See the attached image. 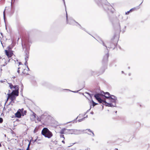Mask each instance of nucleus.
Instances as JSON below:
<instances>
[{
	"mask_svg": "<svg viewBox=\"0 0 150 150\" xmlns=\"http://www.w3.org/2000/svg\"><path fill=\"white\" fill-rule=\"evenodd\" d=\"M94 96L100 103H102L103 105H104V101H105V100L102 99L99 93H97L95 94Z\"/></svg>",
	"mask_w": 150,
	"mask_h": 150,
	"instance_id": "nucleus-8",
	"label": "nucleus"
},
{
	"mask_svg": "<svg viewBox=\"0 0 150 150\" xmlns=\"http://www.w3.org/2000/svg\"><path fill=\"white\" fill-rule=\"evenodd\" d=\"M92 105L93 107L94 106L96 105H97L98 104L95 102L93 100H92Z\"/></svg>",
	"mask_w": 150,
	"mask_h": 150,
	"instance_id": "nucleus-20",
	"label": "nucleus"
},
{
	"mask_svg": "<svg viewBox=\"0 0 150 150\" xmlns=\"http://www.w3.org/2000/svg\"><path fill=\"white\" fill-rule=\"evenodd\" d=\"M134 9H135V8H132L129 11H130V12H131Z\"/></svg>",
	"mask_w": 150,
	"mask_h": 150,
	"instance_id": "nucleus-36",
	"label": "nucleus"
},
{
	"mask_svg": "<svg viewBox=\"0 0 150 150\" xmlns=\"http://www.w3.org/2000/svg\"><path fill=\"white\" fill-rule=\"evenodd\" d=\"M1 144H0V147H1Z\"/></svg>",
	"mask_w": 150,
	"mask_h": 150,
	"instance_id": "nucleus-51",
	"label": "nucleus"
},
{
	"mask_svg": "<svg viewBox=\"0 0 150 150\" xmlns=\"http://www.w3.org/2000/svg\"><path fill=\"white\" fill-rule=\"evenodd\" d=\"M5 52L6 55L7 56L8 58L11 57L13 54L12 53H10L7 50H5Z\"/></svg>",
	"mask_w": 150,
	"mask_h": 150,
	"instance_id": "nucleus-15",
	"label": "nucleus"
},
{
	"mask_svg": "<svg viewBox=\"0 0 150 150\" xmlns=\"http://www.w3.org/2000/svg\"><path fill=\"white\" fill-rule=\"evenodd\" d=\"M63 1H64V5L65 7L66 8V5H65V1H64V0H63Z\"/></svg>",
	"mask_w": 150,
	"mask_h": 150,
	"instance_id": "nucleus-39",
	"label": "nucleus"
},
{
	"mask_svg": "<svg viewBox=\"0 0 150 150\" xmlns=\"http://www.w3.org/2000/svg\"><path fill=\"white\" fill-rule=\"evenodd\" d=\"M22 47L23 49L25 48V61H28L29 57V46L27 43L25 44L24 45H22Z\"/></svg>",
	"mask_w": 150,
	"mask_h": 150,
	"instance_id": "nucleus-5",
	"label": "nucleus"
},
{
	"mask_svg": "<svg viewBox=\"0 0 150 150\" xmlns=\"http://www.w3.org/2000/svg\"><path fill=\"white\" fill-rule=\"evenodd\" d=\"M13 78H15V77H13Z\"/></svg>",
	"mask_w": 150,
	"mask_h": 150,
	"instance_id": "nucleus-56",
	"label": "nucleus"
},
{
	"mask_svg": "<svg viewBox=\"0 0 150 150\" xmlns=\"http://www.w3.org/2000/svg\"><path fill=\"white\" fill-rule=\"evenodd\" d=\"M85 130H88V131H89V132H90L91 133H88V134L91 135L93 137H94V134L93 133V132L90 130V129H86Z\"/></svg>",
	"mask_w": 150,
	"mask_h": 150,
	"instance_id": "nucleus-17",
	"label": "nucleus"
},
{
	"mask_svg": "<svg viewBox=\"0 0 150 150\" xmlns=\"http://www.w3.org/2000/svg\"><path fill=\"white\" fill-rule=\"evenodd\" d=\"M117 112V111H116L115 112V113H116Z\"/></svg>",
	"mask_w": 150,
	"mask_h": 150,
	"instance_id": "nucleus-60",
	"label": "nucleus"
},
{
	"mask_svg": "<svg viewBox=\"0 0 150 150\" xmlns=\"http://www.w3.org/2000/svg\"><path fill=\"white\" fill-rule=\"evenodd\" d=\"M96 39L100 44H102V45L105 47H107V46L105 44V43L99 37H98Z\"/></svg>",
	"mask_w": 150,
	"mask_h": 150,
	"instance_id": "nucleus-12",
	"label": "nucleus"
},
{
	"mask_svg": "<svg viewBox=\"0 0 150 150\" xmlns=\"http://www.w3.org/2000/svg\"><path fill=\"white\" fill-rule=\"evenodd\" d=\"M60 138H63V139L64 140L65 139V137L64 136V135L62 134H61L60 135Z\"/></svg>",
	"mask_w": 150,
	"mask_h": 150,
	"instance_id": "nucleus-26",
	"label": "nucleus"
},
{
	"mask_svg": "<svg viewBox=\"0 0 150 150\" xmlns=\"http://www.w3.org/2000/svg\"><path fill=\"white\" fill-rule=\"evenodd\" d=\"M1 44H2V45H2V43L1 41ZM2 46H3V45H2Z\"/></svg>",
	"mask_w": 150,
	"mask_h": 150,
	"instance_id": "nucleus-52",
	"label": "nucleus"
},
{
	"mask_svg": "<svg viewBox=\"0 0 150 150\" xmlns=\"http://www.w3.org/2000/svg\"><path fill=\"white\" fill-rule=\"evenodd\" d=\"M20 67H18V70H19L20 69Z\"/></svg>",
	"mask_w": 150,
	"mask_h": 150,
	"instance_id": "nucleus-45",
	"label": "nucleus"
},
{
	"mask_svg": "<svg viewBox=\"0 0 150 150\" xmlns=\"http://www.w3.org/2000/svg\"><path fill=\"white\" fill-rule=\"evenodd\" d=\"M36 114L34 113H33L32 115V117L33 119H35L36 118Z\"/></svg>",
	"mask_w": 150,
	"mask_h": 150,
	"instance_id": "nucleus-21",
	"label": "nucleus"
},
{
	"mask_svg": "<svg viewBox=\"0 0 150 150\" xmlns=\"http://www.w3.org/2000/svg\"><path fill=\"white\" fill-rule=\"evenodd\" d=\"M66 18L67 21V23H69L72 25H76V26H77V25H79V26L80 27V28L81 29H82L84 30V29L83 28L81 27V25L80 24H79L77 22H76L75 20L71 19H69V20H68L67 15L66 16Z\"/></svg>",
	"mask_w": 150,
	"mask_h": 150,
	"instance_id": "nucleus-7",
	"label": "nucleus"
},
{
	"mask_svg": "<svg viewBox=\"0 0 150 150\" xmlns=\"http://www.w3.org/2000/svg\"><path fill=\"white\" fill-rule=\"evenodd\" d=\"M1 81V82L2 83V82H3V81H2V80H1V81Z\"/></svg>",
	"mask_w": 150,
	"mask_h": 150,
	"instance_id": "nucleus-49",
	"label": "nucleus"
},
{
	"mask_svg": "<svg viewBox=\"0 0 150 150\" xmlns=\"http://www.w3.org/2000/svg\"><path fill=\"white\" fill-rule=\"evenodd\" d=\"M130 12L129 11H128L127 12H126L125 14H126V15L128 14H129V13H130Z\"/></svg>",
	"mask_w": 150,
	"mask_h": 150,
	"instance_id": "nucleus-32",
	"label": "nucleus"
},
{
	"mask_svg": "<svg viewBox=\"0 0 150 150\" xmlns=\"http://www.w3.org/2000/svg\"><path fill=\"white\" fill-rule=\"evenodd\" d=\"M110 101V103H107L105 100L104 101V105L106 106L113 107H116V103L117 100V98L113 95H112L111 98L109 99Z\"/></svg>",
	"mask_w": 150,
	"mask_h": 150,
	"instance_id": "nucleus-2",
	"label": "nucleus"
},
{
	"mask_svg": "<svg viewBox=\"0 0 150 150\" xmlns=\"http://www.w3.org/2000/svg\"><path fill=\"white\" fill-rule=\"evenodd\" d=\"M41 133L45 137L49 139L51 138L53 136L52 132L46 127L43 128L42 131Z\"/></svg>",
	"mask_w": 150,
	"mask_h": 150,
	"instance_id": "nucleus-4",
	"label": "nucleus"
},
{
	"mask_svg": "<svg viewBox=\"0 0 150 150\" xmlns=\"http://www.w3.org/2000/svg\"><path fill=\"white\" fill-rule=\"evenodd\" d=\"M27 64H28L27 61H25V65L27 66V68H28V70H29V68L28 67V66L27 65Z\"/></svg>",
	"mask_w": 150,
	"mask_h": 150,
	"instance_id": "nucleus-23",
	"label": "nucleus"
},
{
	"mask_svg": "<svg viewBox=\"0 0 150 150\" xmlns=\"http://www.w3.org/2000/svg\"><path fill=\"white\" fill-rule=\"evenodd\" d=\"M20 71L19 70H18L17 71V72L18 73H19Z\"/></svg>",
	"mask_w": 150,
	"mask_h": 150,
	"instance_id": "nucleus-41",
	"label": "nucleus"
},
{
	"mask_svg": "<svg viewBox=\"0 0 150 150\" xmlns=\"http://www.w3.org/2000/svg\"><path fill=\"white\" fill-rule=\"evenodd\" d=\"M108 52L105 54V55L104 56L103 60V64H105L107 63L108 61Z\"/></svg>",
	"mask_w": 150,
	"mask_h": 150,
	"instance_id": "nucleus-11",
	"label": "nucleus"
},
{
	"mask_svg": "<svg viewBox=\"0 0 150 150\" xmlns=\"http://www.w3.org/2000/svg\"><path fill=\"white\" fill-rule=\"evenodd\" d=\"M16 61H17V62H18V60H17Z\"/></svg>",
	"mask_w": 150,
	"mask_h": 150,
	"instance_id": "nucleus-55",
	"label": "nucleus"
},
{
	"mask_svg": "<svg viewBox=\"0 0 150 150\" xmlns=\"http://www.w3.org/2000/svg\"><path fill=\"white\" fill-rule=\"evenodd\" d=\"M7 95H8V97L7 99V100H8V98H9L11 100V102H14V100L16 99V96L11 93H8Z\"/></svg>",
	"mask_w": 150,
	"mask_h": 150,
	"instance_id": "nucleus-10",
	"label": "nucleus"
},
{
	"mask_svg": "<svg viewBox=\"0 0 150 150\" xmlns=\"http://www.w3.org/2000/svg\"><path fill=\"white\" fill-rule=\"evenodd\" d=\"M119 37V35L117 36L115 35L114 36L113 40H112V43L110 42H107V44H105L107 46L106 47L109 48H113L114 49L116 46L118 41V39ZM108 50V49H107Z\"/></svg>",
	"mask_w": 150,
	"mask_h": 150,
	"instance_id": "nucleus-3",
	"label": "nucleus"
},
{
	"mask_svg": "<svg viewBox=\"0 0 150 150\" xmlns=\"http://www.w3.org/2000/svg\"><path fill=\"white\" fill-rule=\"evenodd\" d=\"M64 90H68V91H71L72 92H74V93H77L78 92V91H71L70 90L67 89H65Z\"/></svg>",
	"mask_w": 150,
	"mask_h": 150,
	"instance_id": "nucleus-25",
	"label": "nucleus"
},
{
	"mask_svg": "<svg viewBox=\"0 0 150 150\" xmlns=\"http://www.w3.org/2000/svg\"><path fill=\"white\" fill-rule=\"evenodd\" d=\"M91 108H90V109L89 110H87V112H85V114H84V116H85V115L86 114V113L88 112H89V111L90 110Z\"/></svg>",
	"mask_w": 150,
	"mask_h": 150,
	"instance_id": "nucleus-34",
	"label": "nucleus"
},
{
	"mask_svg": "<svg viewBox=\"0 0 150 150\" xmlns=\"http://www.w3.org/2000/svg\"><path fill=\"white\" fill-rule=\"evenodd\" d=\"M38 140V139H35V140L34 141V142H37L38 144H39V143H38V141H38V140Z\"/></svg>",
	"mask_w": 150,
	"mask_h": 150,
	"instance_id": "nucleus-35",
	"label": "nucleus"
},
{
	"mask_svg": "<svg viewBox=\"0 0 150 150\" xmlns=\"http://www.w3.org/2000/svg\"><path fill=\"white\" fill-rule=\"evenodd\" d=\"M121 72H122V74L124 73V71H122Z\"/></svg>",
	"mask_w": 150,
	"mask_h": 150,
	"instance_id": "nucleus-46",
	"label": "nucleus"
},
{
	"mask_svg": "<svg viewBox=\"0 0 150 150\" xmlns=\"http://www.w3.org/2000/svg\"><path fill=\"white\" fill-rule=\"evenodd\" d=\"M112 95H110V93L108 92H106L105 93V95H104V96L105 97V98L109 99L110 98H111Z\"/></svg>",
	"mask_w": 150,
	"mask_h": 150,
	"instance_id": "nucleus-14",
	"label": "nucleus"
},
{
	"mask_svg": "<svg viewBox=\"0 0 150 150\" xmlns=\"http://www.w3.org/2000/svg\"><path fill=\"white\" fill-rule=\"evenodd\" d=\"M128 75H129V76H130L131 75V74L129 73V74Z\"/></svg>",
	"mask_w": 150,
	"mask_h": 150,
	"instance_id": "nucleus-44",
	"label": "nucleus"
},
{
	"mask_svg": "<svg viewBox=\"0 0 150 150\" xmlns=\"http://www.w3.org/2000/svg\"><path fill=\"white\" fill-rule=\"evenodd\" d=\"M8 84H9V86L11 89H12L13 88H14V87L15 86H14L11 83H9Z\"/></svg>",
	"mask_w": 150,
	"mask_h": 150,
	"instance_id": "nucleus-19",
	"label": "nucleus"
},
{
	"mask_svg": "<svg viewBox=\"0 0 150 150\" xmlns=\"http://www.w3.org/2000/svg\"><path fill=\"white\" fill-rule=\"evenodd\" d=\"M105 93L103 91H102L100 93V96H104V94L105 95Z\"/></svg>",
	"mask_w": 150,
	"mask_h": 150,
	"instance_id": "nucleus-22",
	"label": "nucleus"
},
{
	"mask_svg": "<svg viewBox=\"0 0 150 150\" xmlns=\"http://www.w3.org/2000/svg\"><path fill=\"white\" fill-rule=\"evenodd\" d=\"M102 107H103V106H102Z\"/></svg>",
	"mask_w": 150,
	"mask_h": 150,
	"instance_id": "nucleus-58",
	"label": "nucleus"
},
{
	"mask_svg": "<svg viewBox=\"0 0 150 150\" xmlns=\"http://www.w3.org/2000/svg\"><path fill=\"white\" fill-rule=\"evenodd\" d=\"M91 114H93V112H91Z\"/></svg>",
	"mask_w": 150,
	"mask_h": 150,
	"instance_id": "nucleus-43",
	"label": "nucleus"
},
{
	"mask_svg": "<svg viewBox=\"0 0 150 150\" xmlns=\"http://www.w3.org/2000/svg\"><path fill=\"white\" fill-rule=\"evenodd\" d=\"M67 130L68 129L65 128H63L59 132V133L61 134H63L66 133L68 134V132L67 131Z\"/></svg>",
	"mask_w": 150,
	"mask_h": 150,
	"instance_id": "nucleus-13",
	"label": "nucleus"
},
{
	"mask_svg": "<svg viewBox=\"0 0 150 150\" xmlns=\"http://www.w3.org/2000/svg\"><path fill=\"white\" fill-rule=\"evenodd\" d=\"M5 10L3 12V16H4V20H5Z\"/></svg>",
	"mask_w": 150,
	"mask_h": 150,
	"instance_id": "nucleus-29",
	"label": "nucleus"
},
{
	"mask_svg": "<svg viewBox=\"0 0 150 150\" xmlns=\"http://www.w3.org/2000/svg\"><path fill=\"white\" fill-rule=\"evenodd\" d=\"M87 117H88V115H87L86 116V117H84V119H85V118H87Z\"/></svg>",
	"mask_w": 150,
	"mask_h": 150,
	"instance_id": "nucleus-42",
	"label": "nucleus"
},
{
	"mask_svg": "<svg viewBox=\"0 0 150 150\" xmlns=\"http://www.w3.org/2000/svg\"><path fill=\"white\" fill-rule=\"evenodd\" d=\"M67 122V123H70V122Z\"/></svg>",
	"mask_w": 150,
	"mask_h": 150,
	"instance_id": "nucleus-50",
	"label": "nucleus"
},
{
	"mask_svg": "<svg viewBox=\"0 0 150 150\" xmlns=\"http://www.w3.org/2000/svg\"><path fill=\"white\" fill-rule=\"evenodd\" d=\"M98 5L100 7H103L104 10L108 13H112L114 9L106 0H96Z\"/></svg>",
	"mask_w": 150,
	"mask_h": 150,
	"instance_id": "nucleus-1",
	"label": "nucleus"
},
{
	"mask_svg": "<svg viewBox=\"0 0 150 150\" xmlns=\"http://www.w3.org/2000/svg\"><path fill=\"white\" fill-rule=\"evenodd\" d=\"M87 93L90 96V97H91H91H92V96L93 95H91V94H89V93Z\"/></svg>",
	"mask_w": 150,
	"mask_h": 150,
	"instance_id": "nucleus-37",
	"label": "nucleus"
},
{
	"mask_svg": "<svg viewBox=\"0 0 150 150\" xmlns=\"http://www.w3.org/2000/svg\"><path fill=\"white\" fill-rule=\"evenodd\" d=\"M15 89V90H13L11 94L15 96H17L18 95V86H16L14 87Z\"/></svg>",
	"mask_w": 150,
	"mask_h": 150,
	"instance_id": "nucleus-9",
	"label": "nucleus"
},
{
	"mask_svg": "<svg viewBox=\"0 0 150 150\" xmlns=\"http://www.w3.org/2000/svg\"><path fill=\"white\" fill-rule=\"evenodd\" d=\"M38 120L39 121H40V120H38Z\"/></svg>",
	"mask_w": 150,
	"mask_h": 150,
	"instance_id": "nucleus-54",
	"label": "nucleus"
},
{
	"mask_svg": "<svg viewBox=\"0 0 150 150\" xmlns=\"http://www.w3.org/2000/svg\"><path fill=\"white\" fill-rule=\"evenodd\" d=\"M3 119L2 118L0 117V123H1L3 122Z\"/></svg>",
	"mask_w": 150,
	"mask_h": 150,
	"instance_id": "nucleus-30",
	"label": "nucleus"
},
{
	"mask_svg": "<svg viewBox=\"0 0 150 150\" xmlns=\"http://www.w3.org/2000/svg\"><path fill=\"white\" fill-rule=\"evenodd\" d=\"M5 66V64H4V65H3V66Z\"/></svg>",
	"mask_w": 150,
	"mask_h": 150,
	"instance_id": "nucleus-53",
	"label": "nucleus"
},
{
	"mask_svg": "<svg viewBox=\"0 0 150 150\" xmlns=\"http://www.w3.org/2000/svg\"><path fill=\"white\" fill-rule=\"evenodd\" d=\"M66 13H67V12H66Z\"/></svg>",
	"mask_w": 150,
	"mask_h": 150,
	"instance_id": "nucleus-61",
	"label": "nucleus"
},
{
	"mask_svg": "<svg viewBox=\"0 0 150 150\" xmlns=\"http://www.w3.org/2000/svg\"><path fill=\"white\" fill-rule=\"evenodd\" d=\"M13 78H15V77H13Z\"/></svg>",
	"mask_w": 150,
	"mask_h": 150,
	"instance_id": "nucleus-57",
	"label": "nucleus"
},
{
	"mask_svg": "<svg viewBox=\"0 0 150 150\" xmlns=\"http://www.w3.org/2000/svg\"><path fill=\"white\" fill-rule=\"evenodd\" d=\"M24 110V109L23 108L22 109H19L18 111H19V112L21 114L22 116H23L24 115V114L23 113V111Z\"/></svg>",
	"mask_w": 150,
	"mask_h": 150,
	"instance_id": "nucleus-18",
	"label": "nucleus"
},
{
	"mask_svg": "<svg viewBox=\"0 0 150 150\" xmlns=\"http://www.w3.org/2000/svg\"><path fill=\"white\" fill-rule=\"evenodd\" d=\"M85 130H78L76 129H68V134H79L82 133Z\"/></svg>",
	"mask_w": 150,
	"mask_h": 150,
	"instance_id": "nucleus-6",
	"label": "nucleus"
},
{
	"mask_svg": "<svg viewBox=\"0 0 150 150\" xmlns=\"http://www.w3.org/2000/svg\"><path fill=\"white\" fill-rule=\"evenodd\" d=\"M102 71L101 73V74L103 73L104 72V71H105V69H102Z\"/></svg>",
	"mask_w": 150,
	"mask_h": 150,
	"instance_id": "nucleus-33",
	"label": "nucleus"
},
{
	"mask_svg": "<svg viewBox=\"0 0 150 150\" xmlns=\"http://www.w3.org/2000/svg\"><path fill=\"white\" fill-rule=\"evenodd\" d=\"M26 113V110L23 111V113L24 115H25Z\"/></svg>",
	"mask_w": 150,
	"mask_h": 150,
	"instance_id": "nucleus-31",
	"label": "nucleus"
},
{
	"mask_svg": "<svg viewBox=\"0 0 150 150\" xmlns=\"http://www.w3.org/2000/svg\"><path fill=\"white\" fill-rule=\"evenodd\" d=\"M62 142L64 144H65V142L64 140H63L62 141Z\"/></svg>",
	"mask_w": 150,
	"mask_h": 150,
	"instance_id": "nucleus-40",
	"label": "nucleus"
},
{
	"mask_svg": "<svg viewBox=\"0 0 150 150\" xmlns=\"http://www.w3.org/2000/svg\"><path fill=\"white\" fill-rule=\"evenodd\" d=\"M84 120V118H83L81 119L78 120L79 122H81L82 121H83Z\"/></svg>",
	"mask_w": 150,
	"mask_h": 150,
	"instance_id": "nucleus-27",
	"label": "nucleus"
},
{
	"mask_svg": "<svg viewBox=\"0 0 150 150\" xmlns=\"http://www.w3.org/2000/svg\"><path fill=\"white\" fill-rule=\"evenodd\" d=\"M20 150H26V149H20Z\"/></svg>",
	"mask_w": 150,
	"mask_h": 150,
	"instance_id": "nucleus-47",
	"label": "nucleus"
},
{
	"mask_svg": "<svg viewBox=\"0 0 150 150\" xmlns=\"http://www.w3.org/2000/svg\"><path fill=\"white\" fill-rule=\"evenodd\" d=\"M120 18H120V20L121 21H123V17L122 16H120Z\"/></svg>",
	"mask_w": 150,
	"mask_h": 150,
	"instance_id": "nucleus-24",
	"label": "nucleus"
},
{
	"mask_svg": "<svg viewBox=\"0 0 150 150\" xmlns=\"http://www.w3.org/2000/svg\"><path fill=\"white\" fill-rule=\"evenodd\" d=\"M18 63H19L18 66H19V65H20L22 64V63L21 62H18Z\"/></svg>",
	"mask_w": 150,
	"mask_h": 150,
	"instance_id": "nucleus-38",
	"label": "nucleus"
},
{
	"mask_svg": "<svg viewBox=\"0 0 150 150\" xmlns=\"http://www.w3.org/2000/svg\"><path fill=\"white\" fill-rule=\"evenodd\" d=\"M128 69H130V67H128Z\"/></svg>",
	"mask_w": 150,
	"mask_h": 150,
	"instance_id": "nucleus-48",
	"label": "nucleus"
},
{
	"mask_svg": "<svg viewBox=\"0 0 150 150\" xmlns=\"http://www.w3.org/2000/svg\"><path fill=\"white\" fill-rule=\"evenodd\" d=\"M142 2H143V1H142ZM142 2L141 3V4H140V5L141 4H142Z\"/></svg>",
	"mask_w": 150,
	"mask_h": 150,
	"instance_id": "nucleus-59",
	"label": "nucleus"
},
{
	"mask_svg": "<svg viewBox=\"0 0 150 150\" xmlns=\"http://www.w3.org/2000/svg\"><path fill=\"white\" fill-rule=\"evenodd\" d=\"M15 115L18 118L21 117V116L22 115L19 112V111H18Z\"/></svg>",
	"mask_w": 150,
	"mask_h": 150,
	"instance_id": "nucleus-16",
	"label": "nucleus"
},
{
	"mask_svg": "<svg viewBox=\"0 0 150 150\" xmlns=\"http://www.w3.org/2000/svg\"><path fill=\"white\" fill-rule=\"evenodd\" d=\"M30 142L29 143V144L28 145V147L27 148V149H26V150H29V147H30Z\"/></svg>",
	"mask_w": 150,
	"mask_h": 150,
	"instance_id": "nucleus-28",
	"label": "nucleus"
}]
</instances>
